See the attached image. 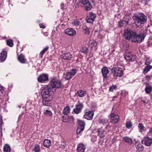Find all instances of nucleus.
Listing matches in <instances>:
<instances>
[{
	"instance_id": "1",
	"label": "nucleus",
	"mask_w": 152,
	"mask_h": 152,
	"mask_svg": "<svg viewBox=\"0 0 152 152\" xmlns=\"http://www.w3.org/2000/svg\"><path fill=\"white\" fill-rule=\"evenodd\" d=\"M51 85L45 86L42 89L41 94L43 99L42 104L45 106H49L50 102L53 100V93L55 91V88H62L64 85L58 80H53L50 81Z\"/></svg>"
},
{
	"instance_id": "2",
	"label": "nucleus",
	"mask_w": 152,
	"mask_h": 152,
	"mask_svg": "<svg viewBox=\"0 0 152 152\" xmlns=\"http://www.w3.org/2000/svg\"><path fill=\"white\" fill-rule=\"evenodd\" d=\"M124 36L127 40L131 39L133 42L139 43L143 41L145 37L144 34L137 35L136 32L130 29L124 30Z\"/></svg>"
},
{
	"instance_id": "3",
	"label": "nucleus",
	"mask_w": 152,
	"mask_h": 152,
	"mask_svg": "<svg viewBox=\"0 0 152 152\" xmlns=\"http://www.w3.org/2000/svg\"><path fill=\"white\" fill-rule=\"evenodd\" d=\"M139 14L134 16L132 18L134 21V23L137 26H140L141 24H143L144 22L146 21L147 17L143 13Z\"/></svg>"
},
{
	"instance_id": "4",
	"label": "nucleus",
	"mask_w": 152,
	"mask_h": 152,
	"mask_svg": "<svg viewBox=\"0 0 152 152\" xmlns=\"http://www.w3.org/2000/svg\"><path fill=\"white\" fill-rule=\"evenodd\" d=\"M79 4L80 6L84 8L86 11L91 10L93 8L92 5L89 0H80Z\"/></svg>"
},
{
	"instance_id": "5",
	"label": "nucleus",
	"mask_w": 152,
	"mask_h": 152,
	"mask_svg": "<svg viewBox=\"0 0 152 152\" xmlns=\"http://www.w3.org/2000/svg\"><path fill=\"white\" fill-rule=\"evenodd\" d=\"M111 73L115 77H121L123 75L122 68L119 67H113L111 69Z\"/></svg>"
},
{
	"instance_id": "6",
	"label": "nucleus",
	"mask_w": 152,
	"mask_h": 152,
	"mask_svg": "<svg viewBox=\"0 0 152 152\" xmlns=\"http://www.w3.org/2000/svg\"><path fill=\"white\" fill-rule=\"evenodd\" d=\"M38 81L41 83H46L48 81V75L46 74H42L37 78Z\"/></svg>"
},
{
	"instance_id": "7",
	"label": "nucleus",
	"mask_w": 152,
	"mask_h": 152,
	"mask_svg": "<svg viewBox=\"0 0 152 152\" xmlns=\"http://www.w3.org/2000/svg\"><path fill=\"white\" fill-rule=\"evenodd\" d=\"M85 126V123L84 121L81 120L79 121V125L76 130L77 134L81 135V132L84 130Z\"/></svg>"
},
{
	"instance_id": "8",
	"label": "nucleus",
	"mask_w": 152,
	"mask_h": 152,
	"mask_svg": "<svg viewBox=\"0 0 152 152\" xmlns=\"http://www.w3.org/2000/svg\"><path fill=\"white\" fill-rule=\"evenodd\" d=\"M96 17L95 14L92 12H89L86 18V21L88 23H92L95 20Z\"/></svg>"
},
{
	"instance_id": "9",
	"label": "nucleus",
	"mask_w": 152,
	"mask_h": 152,
	"mask_svg": "<svg viewBox=\"0 0 152 152\" xmlns=\"http://www.w3.org/2000/svg\"><path fill=\"white\" fill-rule=\"evenodd\" d=\"M119 117L118 116L113 113L110 114V121L114 124L118 122Z\"/></svg>"
},
{
	"instance_id": "10",
	"label": "nucleus",
	"mask_w": 152,
	"mask_h": 152,
	"mask_svg": "<svg viewBox=\"0 0 152 152\" xmlns=\"http://www.w3.org/2000/svg\"><path fill=\"white\" fill-rule=\"evenodd\" d=\"M83 107V105L82 103H79L76 105L75 108L73 110V111L75 114H78L81 112Z\"/></svg>"
},
{
	"instance_id": "11",
	"label": "nucleus",
	"mask_w": 152,
	"mask_h": 152,
	"mask_svg": "<svg viewBox=\"0 0 152 152\" xmlns=\"http://www.w3.org/2000/svg\"><path fill=\"white\" fill-rule=\"evenodd\" d=\"M77 73L75 69H72L71 72H68L66 74L65 79L66 80H69L71 79Z\"/></svg>"
},
{
	"instance_id": "12",
	"label": "nucleus",
	"mask_w": 152,
	"mask_h": 152,
	"mask_svg": "<svg viewBox=\"0 0 152 152\" xmlns=\"http://www.w3.org/2000/svg\"><path fill=\"white\" fill-rule=\"evenodd\" d=\"M94 115V112L90 111L86 112L84 115V117L85 118L88 120H91L93 118Z\"/></svg>"
},
{
	"instance_id": "13",
	"label": "nucleus",
	"mask_w": 152,
	"mask_h": 152,
	"mask_svg": "<svg viewBox=\"0 0 152 152\" xmlns=\"http://www.w3.org/2000/svg\"><path fill=\"white\" fill-rule=\"evenodd\" d=\"M102 76L104 78H107V74L109 73V70L107 67H103L101 69Z\"/></svg>"
},
{
	"instance_id": "14",
	"label": "nucleus",
	"mask_w": 152,
	"mask_h": 152,
	"mask_svg": "<svg viewBox=\"0 0 152 152\" xmlns=\"http://www.w3.org/2000/svg\"><path fill=\"white\" fill-rule=\"evenodd\" d=\"M124 58L126 59L131 61H134L136 58L135 56L132 55L131 53H126Z\"/></svg>"
},
{
	"instance_id": "15",
	"label": "nucleus",
	"mask_w": 152,
	"mask_h": 152,
	"mask_svg": "<svg viewBox=\"0 0 152 152\" xmlns=\"http://www.w3.org/2000/svg\"><path fill=\"white\" fill-rule=\"evenodd\" d=\"M64 33L68 35L73 36L76 34V32L72 28H67L65 30Z\"/></svg>"
},
{
	"instance_id": "16",
	"label": "nucleus",
	"mask_w": 152,
	"mask_h": 152,
	"mask_svg": "<svg viewBox=\"0 0 152 152\" xmlns=\"http://www.w3.org/2000/svg\"><path fill=\"white\" fill-rule=\"evenodd\" d=\"M61 57L64 59L69 60L72 57V56L70 53L67 52L62 54Z\"/></svg>"
},
{
	"instance_id": "17",
	"label": "nucleus",
	"mask_w": 152,
	"mask_h": 152,
	"mask_svg": "<svg viewBox=\"0 0 152 152\" xmlns=\"http://www.w3.org/2000/svg\"><path fill=\"white\" fill-rule=\"evenodd\" d=\"M7 53L4 51H2L0 54V62H4L7 57Z\"/></svg>"
},
{
	"instance_id": "18",
	"label": "nucleus",
	"mask_w": 152,
	"mask_h": 152,
	"mask_svg": "<svg viewBox=\"0 0 152 152\" xmlns=\"http://www.w3.org/2000/svg\"><path fill=\"white\" fill-rule=\"evenodd\" d=\"M18 59L19 61L22 64L26 63V59L25 58L24 55L22 54H20V55L18 56Z\"/></svg>"
},
{
	"instance_id": "19",
	"label": "nucleus",
	"mask_w": 152,
	"mask_h": 152,
	"mask_svg": "<svg viewBox=\"0 0 152 152\" xmlns=\"http://www.w3.org/2000/svg\"><path fill=\"white\" fill-rule=\"evenodd\" d=\"M85 148V145L83 144L80 143L78 145L77 151L78 152H84Z\"/></svg>"
},
{
	"instance_id": "20",
	"label": "nucleus",
	"mask_w": 152,
	"mask_h": 152,
	"mask_svg": "<svg viewBox=\"0 0 152 152\" xmlns=\"http://www.w3.org/2000/svg\"><path fill=\"white\" fill-rule=\"evenodd\" d=\"M97 132H98V135H99L101 138L104 137L106 134L105 131L103 129L102 127L98 129Z\"/></svg>"
},
{
	"instance_id": "21",
	"label": "nucleus",
	"mask_w": 152,
	"mask_h": 152,
	"mask_svg": "<svg viewBox=\"0 0 152 152\" xmlns=\"http://www.w3.org/2000/svg\"><path fill=\"white\" fill-rule=\"evenodd\" d=\"M129 21V20H121L118 22V27H122L124 26H126L128 24Z\"/></svg>"
},
{
	"instance_id": "22",
	"label": "nucleus",
	"mask_w": 152,
	"mask_h": 152,
	"mask_svg": "<svg viewBox=\"0 0 152 152\" xmlns=\"http://www.w3.org/2000/svg\"><path fill=\"white\" fill-rule=\"evenodd\" d=\"M139 141H136L135 145L137 150L139 151H142L143 149V147L140 144H139Z\"/></svg>"
},
{
	"instance_id": "23",
	"label": "nucleus",
	"mask_w": 152,
	"mask_h": 152,
	"mask_svg": "<svg viewBox=\"0 0 152 152\" xmlns=\"http://www.w3.org/2000/svg\"><path fill=\"white\" fill-rule=\"evenodd\" d=\"M97 45V43L95 40H90L88 43V45L90 47L93 48L95 47Z\"/></svg>"
},
{
	"instance_id": "24",
	"label": "nucleus",
	"mask_w": 152,
	"mask_h": 152,
	"mask_svg": "<svg viewBox=\"0 0 152 152\" xmlns=\"http://www.w3.org/2000/svg\"><path fill=\"white\" fill-rule=\"evenodd\" d=\"M83 29L85 34L89 35L90 33V28L86 25H84L83 27Z\"/></svg>"
},
{
	"instance_id": "25",
	"label": "nucleus",
	"mask_w": 152,
	"mask_h": 152,
	"mask_svg": "<svg viewBox=\"0 0 152 152\" xmlns=\"http://www.w3.org/2000/svg\"><path fill=\"white\" fill-rule=\"evenodd\" d=\"M77 93L79 97H83L86 95V92L82 90H80L77 91Z\"/></svg>"
},
{
	"instance_id": "26",
	"label": "nucleus",
	"mask_w": 152,
	"mask_h": 152,
	"mask_svg": "<svg viewBox=\"0 0 152 152\" xmlns=\"http://www.w3.org/2000/svg\"><path fill=\"white\" fill-rule=\"evenodd\" d=\"M70 108L69 106L65 107L63 111V113L65 115H68L70 112Z\"/></svg>"
},
{
	"instance_id": "27",
	"label": "nucleus",
	"mask_w": 152,
	"mask_h": 152,
	"mask_svg": "<svg viewBox=\"0 0 152 152\" xmlns=\"http://www.w3.org/2000/svg\"><path fill=\"white\" fill-rule=\"evenodd\" d=\"M123 140L124 141L128 143L130 145H131L132 143V139L127 137H124L123 138Z\"/></svg>"
},
{
	"instance_id": "28",
	"label": "nucleus",
	"mask_w": 152,
	"mask_h": 152,
	"mask_svg": "<svg viewBox=\"0 0 152 152\" xmlns=\"http://www.w3.org/2000/svg\"><path fill=\"white\" fill-rule=\"evenodd\" d=\"M152 143V139L148 137L145 142V144L147 146H150Z\"/></svg>"
},
{
	"instance_id": "29",
	"label": "nucleus",
	"mask_w": 152,
	"mask_h": 152,
	"mask_svg": "<svg viewBox=\"0 0 152 152\" xmlns=\"http://www.w3.org/2000/svg\"><path fill=\"white\" fill-rule=\"evenodd\" d=\"M49 47L48 46H46L45 48L43 49L40 53L39 54V56L40 58L42 57L43 56L45 52L47 51L49 49Z\"/></svg>"
},
{
	"instance_id": "30",
	"label": "nucleus",
	"mask_w": 152,
	"mask_h": 152,
	"mask_svg": "<svg viewBox=\"0 0 152 152\" xmlns=\"http://www.w3.org/2000/svg\"><path fill=\"white\" fill-rule=\"evenodd\" d=\"M11 148L10 146L8 144H5L3 148L4 152H10Z\"/></svg>"
},
{
	"instance_id": "31",
	"label": "nucleus",
	"mask_w": 152,
	"mask_h": 152,
	"mask_svg": "<svg viewBox=\"0 0 152 152\" xmlns=\"http://www.w3.org/2000/svg\"><path fill=\"white\" fill-rule=\"evenodd\" d=\"M51 144V141L48 140H45L43 142V144L44 146L46 147L50 146Z\"/></svg>"
},
{
	"instance_id": "32",
	"label": "nucleus",
	"mask_w": 152,
	"mask_h": 152,
	"mask_svg": "<svg viewBox=\"0 0 152 152\" xmlns=\"http://www.w3.org/2000/svg\"><path fill=\"white\" fill-rule=\"evenodd\" d=\"M145 66L143 69V73L144 74H146L152 68V66Z\"/></svg>"
},
{
	"instance_id": "33",
	"label": "nucleus",
	"mask_w": 152,
	"mask_h": 152,
	"mask_svg": "<svg viewBox=\"0 0 152 152\" xmlns=\"http://www.w3.org/2000/svg\"><path fill=\"white\" fill-rule=\"evenodd\" d=\"M108 121V119L105 118H100L98 120L99 123L103 125L107 124Z\"/></svg>"
},
{
	"instance_id": "34",
	"label": "nucleus",
	"mask_w": 152,
	"mask_h": 152,
	"mask_svg": "<svg viewBox=\"0 0 152 152\" xmlns=\"http://www.w3.org/2000/svg\"><path fill=\"white\" fill-rule=\"evenodd\" d=\"M138 127L140 130L139 131L141 132H144L146 129L143 125L141 123H140L138 125Z\"/></svg>"
},
{
	"instance_id": "35",
	"label": "nucleus",
	"mask_w": 152,
	"mask_h": 152,
	"mask_svg": "<svg viewBox=\"0 0 152 152\" xmlns=\"http://www.w3.org/2000/svg\"><path fill=\"white\" fill-rule=\"evenodd\" d=\"M32 151L35 152H39L40 151L39 146L38 144H35L34 145Z\"/></svg>"
},
{
	"instance_id": "36",
	"label": "nucleus",
	"mask_w": 152,
	"mask_h": 152,
	"mask_svg": "<svg viewBox=\"0 0 152 152\" xmlns=\"http://www.w3.org/2000/svg\"><path fill=\"white\" fill-rule=\"evenodd\" d=\"M152 87L151 86H147L145 89V91L147 94H149L152 91Z\"/></svg>"
},
{
	"instance_id": "37",
	"label": "nucleus",
	"mask_w": 152,
	"mask_h": 152,
	"mask_svg": "<svg viewBox=\"0 0 152 152\" xmlns=\"http://www.w3.org/2000/svg\"><path fill=\"white\" fill-rule=\"evenodd\" d=\"M89 50L88 48L87 47H84L83 48L80 52L85 54H87Z\"/></svg>"
},
{
	"instance_id": "38",
	"label": "nucleus",
	"mask_w": 152,
	"mask_h": 152,
	"mask_svg": "<svg viewBox=\"0 0 152 152\" xmlns=\"http://www.w3.org/2000/svg\"><path fill=\"white\" fill-rule=\"evenodd\" d=\"M44 113L46 115L48 116H50L52 115V113L51 111L47 109L46 110L44 111Z\"/></svg>"
},
{
	"instance_id": "39",
	"label": "nucleus",
	"mask_w": 152,
	"mask_h": 152,
	"mask_svg": "<svg viewBox=\"0 0 152 152\" xmlns=\"http://www.w3.org/2000/svg\"><path fill=\"white\" fill-rule=\"evenodd\" d=\"M117 86L116 85H113L111 86L109 88V91L111 92L113 91L114 90H116L117 88Z\"/></svg>"
},
{
	"instance_id": "40",
	"label": "nucleus",
	"mask_w": 152,
	"mask_h": 152,
	"mask_svg": "<svg viewBox=\"0 0 152 152\" xmlns=\"http://www.w3.org/2000/svg\"><path fill=\"white\" fill-rule=\"evenodd\" d=\"M80 22L77 20H75L72 23L73 26H77L79 25L80 24Z\"/></svg>"
},
{
	"instance_id": "41",
	"label": "nucleus",
	"mask_w": 152,
	"mask_h": 152,
	"mask_svg": "<svg viewBox=\"0 0 152 152\" xmlns=\"http://www.w3.org/2000/svg\"><path fill=\"white\" fill-rule=\"evenodd\" d=\"M132 123L130 121H127L126 124V127L128 128H131L132 126Z\"/></svg>"
},
{
	"instance_id": "42",
	"label": "nucleus",
	"mask_w": 152,
	"mask_h": 152,
	"mask_svg": "<svg viewBox=\"0 0 152 152\" xmlns=\"http://www.w3.org/2000/svg\"><path fill=\"white\" fill-rule=\"evenodd\" d=\"M3 124V120L2 117H1L0 118V132L1 133V134H2V125Z\"/></svg>"
},
{
	"instance_id": "43",
	"label": "nucleus",
	"mask_w": 152,
	"mask_h": 152,
	"mask_svg": "<svg viewBox=\"0 0 152 152\" xmlns=\"http://www.w3.org/2000/svg\"><path fill=\"white\" fill-rule=\"evenodd\" d=\"M7 44L10 47H12L13 45L12 41L11 39L7 40Z\"/></svg>"
},
{
	"instance_id": "44",
	"label": "nucleus",
	"mask_w": 152,
	"mask_h": 152,
	"mask_svg": "<svg viewBox=\"0 0 152 152\" xmlns=\"http://www.w3.org/2000/svg\"><path fill=\"white\" fill-rule=\"evenodd\" d=\"M151 59L150 58H148L146 59L145 64L147 65H149L151 63Z\"/></svg>"
},
{
	"instance_id": "45",
	"label": "nucleus",
	"mask_w": 152,
	"mask_h": 152,
	"mask_svg": "<svg viewBox=\"0 0 152 152\" xmlns=\"http://www.w3.org/2000/svg\"><path fill=\"white\" fill-rule=\"evenodd\" d=\"M60 7L61 9L62 10H65L67 8V6L66 5H64V4L62 3L60 5Z\"/></svg>"
},
{
	"instance_id": "46",
	"label": "nucleus",
	"mask_w": 152,
	"mask_h": 152,
	"mask_svg": "<svg viewBox=\"0 0 152 152\" xmlns=\"http://www.w3.org/2000/svg\"><path fill=\"white\" fill-rule=\"evenodd\" d=\"M148 136H152V127H151L148 133Z\"/></svg>"
},
{
	"instance_id": "47",
	"label": "nucleus",
	"mask_w": 152,
	"mask_h": 152,
	"mask_svg": "<svg viewBox=\"0 0 152 152\" xmlns=\"http://www.w3.org/2000/svg\"><path fill=\"white\" fill-rule=\"evenodd\" d=\"M152 77V75H147L145 77L146 79L148 80H150L151 77Z\"/></svg>"
},
{
	"instance_id": "48",
	"label": "nucleus",
	"mask_w": 152,
	"mask_h": 152,
	"mask_svg": "<svg viewBox=\"0 0 152 152\" xmlns=\"http://www.w3.org/2000/svg\"><path fill=\"white\" fill-rule=\"evenodd\" d=\"M4 88L2 86H0V91L2 93L4 91Z\"/></svg>"
},
{
	"instance_id": "49",
	"label": "nucleus",
	"mask_w": 152,
	"mask_h": 152,
	"mask_svg": "<svg viewBox=\"0 0 152 152\" xmlns=\"http://www.w3.org/2000/svg\"><path fill=\"white\" fill-rule=\"evenodd\" d=\"M39 25L40 28H44L45 27V26L43 25V24H40Z\"/></svg>"
},
{
	"instance_id": "50",
	"label": "nucleus",
	"mask_w": 152,
	"mask_h": 152,
	"mask_svg": "<svg viewBox=\"0 0 152 152\" xmlns=\"http://www.w3.org/2000/svg\"><path fill=\"white\" fill-rule=\"evenodd\" d=\"M124 94L125 96H126L128 94V92L127 91H124Z\"/></svg>"
},
{
	"instance_id": "51",
	"label": "nucleus",
	"mask_w": 152,
	"mask_h": 152,
	"mask_svg": "<svg viewBox=\"0 0 152 152\" xmlns=\"http://www.w3.org/2000/svg\"><path fill=\"white\" fill-rule=\"evenodd\" d=\"M79 5L80 6L79 3H76L75 5V7L76 8H78L79 7Z\"/></svg>"
},
{
	"instance_id": "52",
	"label": "nucleus",
	"mask_w": 152,
	"mask_h": 152,
	"mask_svg": "<svg viewBox=\"0 0 152 152\" xmlns=\"http://www.w3.org/2000/svg\"><path fill=\"white\" fill-rule=\"evenodd\" d=\"M64 117H63V121L64 122H67V120L65 118H64Z\"/></svg>"
},
{
	"instance_id": "53",
	"label": "nucleus",
	"mask_w": 152,
	"mask_h": 152,
	"mask_svg": "<svg viewBox=\"0 0 152 152\" xmlns=\"http://www.w3.org/2000/svg\"><path fill=\"white\" fill-rule=\"evenodd\" d=\"M44 35L45 36L47 37L48 35V34L47 32H46L45 33H44Z\"/></svg>"
},
{
	"instance_id": "54",
	"label": "nucleus",
	"mask_w": 152,
	"mask_h": 152,
	"mask_svg": "<svg viewBox=\"0 0 152 152\" xmlns=\"http://www.w3.org/2000/svg\"><path fill=\"white\" fill-rule=\"evenodd\" d=\"M151 99H152V93L151 94Z\"/></svg>"
},
{
	"instance_id": "55",
	"label": "nucleus",
	"mask_w": 152,
	"mask_h": 152,
	"mask_svg": "<svg viewBox=\"0 0 152 152\" xmlns=\"http://www.w3.org/2000/svg\"><path fill=\"white\" fill-rule=\"evenodd\" d=\"M117 96H114L113 97L114 98H117Z\"/></svg>"
},
{
	"instance_id": "56",
	"label": "nucleus",
	"mask_w": 152,
	"mask_h": 152,
	"mask_svg": "<svg viewBox=\"0 0 152 152\" xmlns=\"http://www.w3.org/2000/svg\"><path fill=\"white\" fill-rule=\"evenodd\" d=\"M62 148H63V149L64 148V146Z\"/></svg>"
},
{
	"instance_id": "57",
	"label": "nucleus",
	"mask_w": 152,
	"mask_h": 152,
	"mask_svg": "<svg viewBox=\"0 0 152 152\" xmlns=\"http://www.w3.org/2000/svg\"><path fill=\"white\" fill-rule=\"evenodd\" d=\"M142 102H145V101H142Z\"/></svg>"
}]
</instances>
